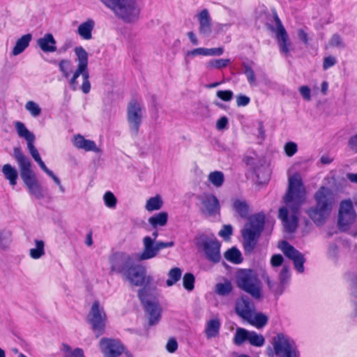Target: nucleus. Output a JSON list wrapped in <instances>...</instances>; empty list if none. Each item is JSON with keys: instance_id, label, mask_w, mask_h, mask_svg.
I'll return each instance as SVG.
<instances>
[{"instance_id": "obj_1", "label": "nucleus", "mask_w": 357, "mask_h": 357, "mask_svg": "<svg viewBox=\"0 0 357 357\" xmlns=\"http://www.w3.org/2000/svg\"><path fill=\"white\" fill-rule=\"evenodd\" d=\"M313 199L315 204L306 213L317 226H321L331 214L336 201L335 195L328 187L321 185L314 192Z\"/></svg>"}, {"instance_id": "obj_2", "label": "nucleus", "mask_w": 357, "mask_h": 357, "mask_svg": "<svg viewBox=\"0 0 357 357\" xmlns=\"http://www.w3.org/2000/svg\"><path fill=\"white\" fill-rule=\"evenodd\" d=\"M13 158L19 166L20 177L29 193L37 199H43L45 194L43 187L38 183L36 175L31 168L29 158L23 153L20 147H14Z\"/></svg>"}, {"instance_id": "obj_3", "label": "nucleus", "mask_w": 357, "mask_h": 357, "mask_svg": "<svg viewBox=\"0 0 357 357\" xmlns=\"http://www.w3.org/2000/svg\"><path fill=\"white\" fill-rule=\"evenodd\" d=\"M74 52L77 56L78 65L73 75V77L69 79V87L72 91H77L78 89L77 78L79 76H82L83 82L80 88L84 94H87L91 91V83L89 81L90 76L88 69L89 54L85 49L82 46L75 47Z\"/></svg>"}, {"instance_id": "obj_4", "label": "nucleus", "mask_w": 357, "mask_h": 357, "mask_svg": "<svg viewBox=\"0 0 357 357\" xmlns=\"http://www.w3.org/2000/svg\"><path fill=\"white\" fill-rule=\"evenodd\" d=\"M235 282L240 289L254 299L262 298V284L257 271L251 268H240L235 274Z\"/></svg>"}, {"instance_id": "obj_5", "label": "nucleus", "mask_w": 357, "mask_h": 357, "mask_svg": "<svg viewBox=\"0 0 357 357\" xmlns=\"http://www.w3.org/2000/svg\"><path fill=\"white\" fill-rule=\"evenodd\" d=\"M306 199V190L301 178L294 175L288 180L287 190L283 197L284 202L295 214L298 213Z\"/></svg>"}, {"instance_id": "obj_6", "label": "nucleus", "mask_w": 357, "mask_h": 357, "mask_svg": "<svg viewBox=\"0 0 357 357\" xmlns=\"http://www.w3.org/2000/svg\"><path fill=\"white\" fill-rule=\"evenodd\" d=\"M265 225V215L263 213L253 215L249 223L245 225L242 230L243 238V248L247 253H251L255 248L258 240L264 230Z\"/></svg>"}, {"instance_id": "obj_7", "label": "nucleus", "mask_w": 357, "mask_h": 357, "mask_svg": "<svg viewBox=\"0 0 357 357\" xmlns=\"http://www.w3.org/2000/svg\"><path fill=\"white\" fill-rule=\"evenodd\" d=\"M273 349L267 350L268 357H300L295 341L288 335L280 333L273 337Z\"/></svg>"}, {"instance_id": "obj_8", "label": "nucleus", "mask_w": 357, "mask_h": 357, "mask_svg": "<svg viewBox=\"0 0 357 357\" xmlns=\"http://www.w3.org/2000/svg\"><path fill=\"white\" fill-rule=\"evenodd\" d=\"M195 244L204 252L208 261L214 264L220 262L221 244L213 233L198 234L195 237Z\"/></svg>"}, {"instance_id": "obj_9", "label": "nucleus", "mask_w": 357, "mask_h": 357, "mask_svg": "<svg viewBox=\"0 0 357 357\" xmlns=\"http://www.w3.org/2000/svg\"><path fill=\"white\" fill-rule=\"evenodd\" d=\"M107 320V317L104 307L98 301H95L87 314L86 321L90 325L96 338L105 333Z\"/></svg>"}, {"instance_id": "obj_10", "label": "nucleus", "mask_w": 357, "mask_h": 357, "mask_svg": "<svg viewBox=\"0 0 357 357\" xmlns=\"http://www.w3.org/2000/svg\"><path fill=\"white\" fill-rule=\"evenodd\" d=\"M357 219V213L354 210L351 199H345L340 202L337 213V226L341 231H349Z\"/></svg>"}, {"instance_id": "obj_11", "label": "nucleus", "mask_w": 357, "mask_h": 357, "mask_svg": "<svg viewBox=\"0 0 357 357\" xmlns=\"http://www.w3.org/2000/svg\"><path fill=\"white\" fill-rule=\"evenodd\" d=\"M137 295L148 315L149 324L153 326L158 324L161 318V308L159 303L148 299L149 293L146 288L139 289Z\"/></svg>"}, {"instance_id": "obj_12", "label": "nucleus", "mask_w": 357, "mask_h": 357, "mask_svg": "<svg viewBox=\"0 0 357 357\" xmlns=\"http://www.w3.org/2000/svg\"><path fill=\"white\" fill-rule=\"evenodd\" d=\"M112 10L126 22H134L140 13V8L136 0H119L118 5Z\"/></svg>"}, {"instance_id": "obj_13", "label": "nucleus", "mask_w": 357, "mask_h": 357, "mask_svg": "<svg viewBox=\"0 0 357 357\" xmlns=\"http://www.w3.org/2000/svg\"><path fill=\"white\" fill-rule=\"evenodd\" d=\"M125 278L134 286L148 289L149 292L153 282V278L146 275V268L139 264H135Z\"/></svg>"}, {"instance_id": "obj_14", "label": "nucleus", "mask_w": 357, "mask_h": 357, "mask_svg": "<svg viewBox=\"0 0 357 357\" xmlns=\"http://www.w3.org/2000/svg\"><path fill=\"white\" fill-rule=\"evenodd\" d=\"M111 271L120 273L124 277L135 264L133 259L126 253H116L110 258Z\"/></svg>"}, {"instance_id": "obj_15", "label": "nucleus", "mask_w": 357, "mask_h": 357, "mask_svg": "<svg viewBox=\"0 0 357 357\" xmlns=\"http://www.w3.org/2000/svg\"><path fill=\"white\" fill-rule=\"evenodd\" d=\"M278 247L288 259L293 261L295 269L298 273H303L305 262L304 255L287 241H282Z\"/></svg>"}, {"instance_id": "obj_16", "label": "nucleus", "mask_w": 357, "mask_h": 357, "mask_svg": "<svg viewBox=\"0 0 357 357\" xmlns=\"http://www.w3.org/2000/svg\"><path fill=\"white\" fill-rule=\"evenodd\" d=\"M142 106L136 100H132L128 105L127 119L130 132L137 135L142 123Z\"/></svg>"}, {"instance_id": "obj_17", "label": "nucleus", "mask_w": 357, "mask_h": 357, "mask_svg": "<svg viewBox=\"0 0 357 357\" xmlns=\"http://www.w3.org/2000/svg\"><path fill=\"white\" fill-rule=\"evenodd\" d=\"M201 202L200 211L203 215L215 216L220 212V204L216 196L211 193H204L198 197Z\"/></svg>"}, {"instance_id": "obj_18", "label": "nucleus", "mask_w": 357, "mask_h": 357, "mask_svg": "<svg viewBox=\"0 0 357 357\" xmlns=\"http://www.w3.org/2000/svg\"><path fill=\"white\" fill-rule=\"evenodd\" d=\"M15 127L19 137L26 141L27 148L34 160L36 161L37 160L40 159V155L34 146V142L36 139L34 134L29 130L22 122L16 121Z\"/></svg>"}, {"instance_id": "obj_19", "label": "nucleus", "mask_w": 357, "mask_h": 357, "mask_svg": "<svg viewBox=\"0 0 357 357\" xmlns=\"http://www.w3.org/2000/svg\"><path fill=\"white\" fill-rule=\"evenodd\" d=\"M99 346L105 357H119L125 349L119 340L112 338L102 337Z\"/></svg>"}, {"instance_id": "obj_20", "label": "nucleus", "mask_w": 357, "mask_h": 357, "mask_svg": "<svg viewBox=\"0 0 357 357\" xmlns=\"http://www.w3.org/2000/svg\"><path fill=\"white\" fill-rule=\"evenodd\" d=\"M253 301L246 295L237 298L235 303V312L241 318L249 319L255 310Z\"/></svg>"}, {"instance_id": "obj_21", "label": "nucleus", "mask_w": 357, "mask_h": 357, "mask_svg": "<svg viewBox=\"0 0 357 357\" xmlns=\"http://www.w3.org/2000/svg\"><path fill=\"white\" fill-rule=\"evenodd\" d=\"M274 19L278 27L276 37L280 47V50L281 53L287 55L289 52L290 45L288 34L277 14H275Z\"/></svg>"}, {"instance_id": "obj_22", "label": "nucleus", "mask_w": 357, "mask_h": 357, "mask_svg": "<svg viewBox=\"0 0 357 357\" xmlns=\"http://www.w3.org/2000/svg\"><path fill=\"white\" fill-rule=\"evenodd\" d=\"M143 245V251L138 256V259L140 261L150 259L158 255V251L156 243L151 236H146L144 237Z\"/></svg>"}, {"instance_id": "obj_23", "label": "nucleus", "mask_w": 357, "mask_h": 357, "mask_svg": "<svg viewBox=\"0 0 357 357\" xmlns=\"http://www.w3.org/2000/svg\"><path fill=\"white\" fill-rule=\"evenodd\" d=\"M292 213L290 218L289 217L288 209L286 207L282 206L279 209L278 217L283 222L286 230L289 232H294L298 224V213L295 214L294 212H292Z\"/></svg>"}, {"instance_id": "obj_24", "label": "nucleus", "mask_w": 357, "mask_h": 357, "mask_svg": "<svg viewBox=\"0 0 357 357\" xmlns=\"http://www.w3.org/2000/svg\"><path fill=\"white\" fill-rule=\"evenodd\" d=\"M199 23V32L205 37H208L212 32L211 18L207 9L202 10L198 15Z\"/></svg>"}, {"instance_id": "obj_25", "label": "nucleus", "mask_w": 357, "mask_h": 357, "mask_svg": "<svg viewBox=\"0 0 357 357\" xmlns=\"http://www.w3.org/2000/svg\"><path fill=\"white\" fill-rule=\"evenodd\" d=\"M37 44L44 52H53L56 50V40L52 33H46L37 40Z\"/></svg>"}, {"instance_id": "obj_26", "label": "nucleus", "mask_w": 357, "mask_h": 357, "mask_svg": "<svg viewBox=\"0 0 357 357\" xmlns=\"http://www.w3.org/2000/svg\"><path fill=\"white\" fill-rule=\"evenodd\" d=\"M94 26V21L92 19H89L79 26L77 33L83 39L90 40L92 38V31Z\"/></svg>"}, {"instance_id": "obj_27", "label": "nucleus", "mask_w": 357, "mask_h": 357, "mask_svg": "<svg viewBox=\"0 0 357 357\" xmlns=\"http://www.w3.org/2000/svg\"><path fill=\"white\" fill-rule=\"evenodd\" d=\"M32 35L31 33L23 35L17 40L15 45L13 49L12 54L14 56H17L23 52L26 49V47H29Z\"/></svg>"}, {"instance_id": "obj_28", "label": "nucleus", "mask_w": 357, "mask_h": 357, "mask_svg": "<svg viewBox=\"0 0 357 357\" xmlns=\"http://www.w3.org/2000/svg\"><path fill=\"white\" fill-rule=\"evenodd\" d=\"M1 172L5 178L9 181L10 185L15 186L17 184L18 172L15 167L10 164H6L3 165Z\"/></svg>"}, {"instance_id": "obj_29", "label": "nucleus", "mask_w": 357, "mask_h": 357, "mask_svg": "<svg viewBox=\"0 0 357 357\" xmlns=\"http://www.w3.org/2000/svg\"><path fill=\"white\" fill-rule=\"evenodd\" d=\"M220 322L218 319H211L207 322L205 334L208 339L216 337L219 334Z\"/></svg>"}, {"instance_id": "obj_30", "label": "nucleus", "mask_w": 357, "mask_h": 357, "mask_svg": "<svg viewBox=\"0 0 357 357\" xmlns=\"http://www.w3.org/2000/svg\"><path fill=\"white\" fill-rule=\"evenodd\" d=\"M224 257L227 261L235 264H239L243 260L241 252L236 247L227 250L225 252Z\"/></svg>"}, {"instance_id": "obj_31", "label": "nucleus", "mask_w": 357, "mask_h": 357, "mask_svg": "<svg viewBox=\"0 0 357 357\" xmlns=\"http://www.w3.org/2000/svg\"><path fill=\"white\" fill-rule=\"evenodd\" d=\"M246 320L252 326L257 328H261L267 324L268 318L262 312H257L255 316H253V312H252L251 317Z\"/></svg>"}, {"instance_id": "obj_32", "label": "nucleus", "mask_w": 357, "mask_h": 357, "mask_svg": "<svg viewBox=\"0 0 357 357\" xmlns=\"http://www.w3.org/2000/svg\"><path fill=\"white\" fill-rule=\"evenodd\" d=\"M168 220V214L167 212H160L157 213L149 219V222L153 227L165 226Z\"/></svg>"}, {"instance_id": "obj_33", "label": "nucleus", "mask_w": 357, "mask_h": 357, "mask_svg": "<svg viewBox=\"0 0 357 357\" xmlns=\"http://www.w3.org/2000/svg\"><path fill=\"white\" fill-rule=\"evenodd\" d=\"M233 209L243 218H245L248 215L249 207L246 202L241 199H235L233 202Z\"/></svg>"}, {"instance_id": "obj_34", "label": "nucleus", "mask_w": 357, "mask_h": 357, "mask_svg": "<svg viewBox=\"0 0 357 357\" xmlns=\"http://www.w3.org/2000/svg\"><path fill=\"white\" fill-rule=\"evenodd\" d=\"M231 63L229 59H217L210 60L206 63V66L208 69H222L227 67Z\"/></svg>"}, {"instance_id": "obj_35", "label": "nucleus", "mask_w": 357, "mask_h": 357, "mask_svg": "<svg viewBox=\"0 0 357 357\" xmlns=\"http://www.w3.org/2000/svg\"><path fill=\"white\" fill-rule=\"evenodd\" d=\"M250 331L243 328H237L234 337V342L236 345H241L248 340Z\"/></svg>"}, {"instance_id": "obj_36", "label": "nucleus", "mask_w": 357, "mask_h": 357, "mask_svg": "<svg viewBox=\"0 0 357 357\" xmlns=\"http://www.w3.org/2000/svg\"><path fill=\"white\" fill-rule=\"evenodd\" d=\"M36 248H31L29 255L31 258L38 259L45 255V243L42 240H36Z\"/></svg>"}, {"instance_id": "obj_37", "label": "nucleus", "mask_w": 357, "mask_h": 357, "mask_svg": "<svg viewBox=\"0 0 357 357\" xmlns=\"http://www.w3.org/2000/svg\"><path fill=\"white\" fill-rule=\"evenodd\" d=\"M163 202L159 195H156L147 200L146 204V209L148 211H153L159 210L162 206Z\"/></svg>"}, {"instance_id": "obj_38", "label": "nucleus", "mask_w": 357, "mask_h": 357, "mask_svg": "<svg viewBox=\"0 0 357 357\" xmlns=\"http://www.w3.org/2000/svg\"><path fill=\"white\" fill-rule=\"evenodd\" d=\"M182 271L181 268L174 267L172 268L168 273V279L166 284L168 287H171L176 284L181 278Z\"/></svg>"}, {"instance_id": "obj_39", "label": "nucleus", "mask_w": 357, "mask_h": 357, "mask_svg": "<svg viewBox=\"0 0 357 357\" xmlns=\"http://www.w3.org/2000/svg\"><path fill=\"white\" fill-rule=\"evenodd\" d=\"M208 181L215 187L219 188L222 185L225 181L224 174L220 171L211 172L208 175Z\"/></svg>"}, {"instance_id": "obj_40", "label": "nucleus", "mask_w": 357, "mask_h": 357, "mask_svg": "<svg viewBox=\"0 0 357 357\" xmlns=\"http://www.w3.org/2000/svg\"><path fill=\"white\" fill-rule=\"evenodd\" d=\"M232 284L228 280L223 283H218L215 285V292L220 296H227L232 291Z\"/></svg>"}, {"instance_id": "obj_41", "label": "nucleus", "mask_w": 357, "mask_h": 357, "mask_svg": "<svg viewBox=\"0 0 357 357\" xmlns=\"http://www.w3.org/2000/svg\"><path fill=\"white\" fill-rule=\"evenodd\" d=\"M248 342L254 347H261L265 343V339L261 334H257L255 331H250Z\"/></svg>"}, {"instance_id": "obj_42", "label": "nucleus", "mask_w": 357, "mask_h": 357, "mask_svg": "<svg viewBox=\"0 0 357 357\" xmlns=\"http://www.w3.org/2000/svg\"><path fill=\"white\" fill-rule=\"evenodd\" d=\"M243 74L246 76L250 85L253 86L256 84V76L254 70L251 66L248 63H243Z\"/></svg>"}, {"instance_id": "obj_43", "label": "nucleus", "mask_w": 357, "mask_h": 357, "mask_svg": "<svg viewBox=\"0 0 357 357\" xmlns=\"http://www.w3.org/2000/svg\"><path fill=\"white\" fill-rule=\"evenodd\" d=\"M12 233L8 229L0 230V249L6 250L11 242Z\"/></svg>"}, {"instance_id": "obj_44", "label": "nucleus", "mask_w": 357, "mask_h": 357, "mask_svg": "<svg viewBox=\"0 0 357 357\" xmlns=\"http://www.w3.org/2000/svg\"><path fill=\"white\" fill-rule=\"evenodd\" d=\"M195 278L191 273H186L183 277V287L188 291H192L195 288Z\"/></svg>"}, {"instance_id": "obj_45", "label": "nucleus", "mask_w": 357, "mask_h": 357, "mask_svg": "<svg viewBox=\"0 0 357 357\" xmlns=\"http://www.w3.org/2000/svg\"><path fill=\"white\" fill-rule=\"evenodd\" d=\"M25 109L29 111L33 117H37L41 114V108L40 106L32 100L28 101L26 103Z\"/></svg>"}, {"instance_id": "obj_46", "label": "nucleus", "mask_w": 357, "mask_h": 357, "mask_svg": "<svg viewBox=\"0 0 357 357\" xmlns=\"http://www.w3.org/2000/svg\"><path fill=\"white\" fill-rule=\"evenodd\" d=\"M71 61L68 59H61L59 63V70L62 73L63 76L68 79L70 77V68Z\"/></svg>"}, {"instance_id": "obj_47", "label": "nucleus", "mask_w": 357, "mask_h": 357, "mask_svg": "<svg viewBox=\"0 0 357 357\" xmlns=\"http://www.w3.org/2000/svg\"><path fill=\"white\" fill-rule=\"evenodd\" d=\"M103 199L105 202V204L109 208H115L116 206V198L112 192L110 191H107L105 193Z\"/></svg>"}, {"instance_id": "obj_48", "label": "nucleus", "mask_w": 357, "mask_h": 357, "mask_svg": "<svg viewBox=\"0 0 357 357\" xmlns=\"http://www.w3.org/2000/svg\"><path fill=\"white\" fill-rule=\"evenodd\" d=\"M232 234L233 227L231 225H223L221 230L218 232V235L225 241L229 240Z\"/></svg>"}, {"instance_id": "obj_49", "label": "nucleus", "mask_w": 357, "mask_h": 357, "mask_svg": "<svg viewBox=\"0 0 357 357\" xmlns=\"http://www.w3.org/2000/svg\"><path fill=\"white\" fill-rule=\"evenodd\" d=\"M82 149L86 151H93L97 153H102V150L97 147L95 142L91 139H85Z\"/></svg>"}, {"instance_id": "obj_50", "label": "nucleus", "mask_w": 357, "mask_h": 357, "mask_svg": "<svg viewBox=\"0 0 357 357\" xmlns=\"http://www.w3.org/2000/svg\"><path fill=\"white\" fill-rule=\"evenodd\" d=\"M216 96L224 101H230L234 97V93L231 90H219L216 93Z\"/></svg>"}, {"instance_id": "obj_51", "label": "nucleus", "mask_w": 357, "mask_h": 357, "mask_svg": "<svg viewBox=\"0 0 357 357\" xmlns=\"http://www.w3.org/2000/svg\"><path fill=\"white\" fill-rule=\"evenodd\" d=\"M289 278H290L289 269L287 266H283V268L280 273V275H279L280 282L282 284H287Z\"/></svg>"}, {"instance_id": "obj_52", "label": "nucleus", "mask_w": 357, "mask_h": 357, "mask_svg": "<svg viewBox=\"0 0 357 357\" xmlns=\"http://www.w3.org/2000/svg\"><path fill=\"white\" fill-rule=\"evenodd\" d=\"M284 150H285L286 154L288 156H292L297 151V145L296 143L292 142H287L285 144Z\"/></svg>"}, {"instance_id": "obj_53", "label": "nucleus", "mask_w": 357, "mask_h": 357, "mask_svg": "<svg viewBox=\"0 0 357 357\" xmlns=\"http://www.w3.org/2000/svg\"><path fill=\"white\" fill-rule=\"evenodd\" d=\"M331 46L333 47H344V45L342 43V38L339 34H333L331 37L330 42Z\"/></svg>"}, {"instance_id": "obj_54", "label": "nucleus", "mask_w": 357, "mask_h": 357, "mask_svg": "<svg viewBox=\"0 0 357 357\" xmlns=\"http://www.w3.org/2000/svg\"><path fill=\"white\" fill-rule=\"evenodd\" d=\"M250 102V98L243 94H239L236 96V105L238 107H245Z\"/></svg>"}, {"instance_id": "obj_55", "label": "nucleus", "mask_w": 357, "mask_h": 357, "mask_svg": "<svg viewBox=\"0 0 357 357\" xmlns=\"http://www.w3.org/2000/svg\"><path fill=\"white\" fill-rule=\"evenodd\" d=\"M206 56H220L224 53V48L213 47V48H205Z\"/></svg>"}, {"instance_id": "obj_56", "label": "nucleus", "mask_w": 357, "mask_h": 357, "mask_svg": "<svg viewBox=\"0 0 357 357\" xmlns=\"http://www.w3.org/2000/svg\"><path fill=\"white\" fill-rule=\"evenodd\" d=\"M298 90L304 100L307 101L311 100V91L307 86H301Z\"/></svg>"}, {"instance_id": "obj_57", "label": "nucleus", "mask_w": 357, "mask_h": 357, "mask_svg": "<svg viewBox=\"0 0 357 357\" xmlns=\"http://www.w3.org/2000/svg\"><path fill=\"white\" fill-rule=\"evenodd\" d=\"M337 62L336 59L333 56H328L324 59L323 68L327 70L333 66Z\"/></svg>"}, {"instance_id": "obj_58", "label": "nucleus", "mask_w": 357, "mask_h": 357, "mask_svg": "<svg viewBox=\"0 0 357 357\" xmlns=\"http://www.w3.org/2000/svg\"><path fill=\"white\" fill-rule=\"evenodd\" d=\"M178 349V343L176 339L170 338L166 345V349L169 353H174Z\"/></svg>"}, {"instance_id": "obj_59", "label": "nucleus", "mask_w": 357, "mask_h": 357, "mask_svg": "<svg viewBox=\"0 0 357 357\" xmlns=\"http://www.w3.org/2000/svg\"><path fill=\"white\" fill-rule=\"evenodd\" d=\"M198 55L206 56V52L204 47H199L190 51L186 53V56H196Z\"/></svg>"}, {"instance_id": "obj_60", "label": "nucleus", "mask_w": 357, "mask_h": 357, "mask_svg": "<svg viewBox=\"0 0 357 357\" xmlns=\"http://www.w3.org/2000/svg\"><path fill=\"white\" fill-rule=\"evenodd\" d=\"M283 260V257L281 255L276 254L272 256L271 263L273 266L277 267L282 265Z\"/></svg>"}, {"instance_id": "obj_61", "label": "nucleus", "mask_w": 357, "mask_h": 357, "mask_svg": "<svg viewBox=\"0 0 357 357\" xmlns=\"http://www.w3.org/2000/svg\"><path fill=\"white\" fill-rule=\"evenodd\" d=\"M85 139L82 135H77L74 137L73 144L76 148L82 149Z\"/></svg>"}, {"instance_id": "obj_62", "label": "nucleus", "mask_w": 357, "mask_h": 357, "mask_svg": "<svg viewBox=\"0 0 357 357\" xmlns=\"http://www.w3.org/2000/svg\"><path fill=\"white\" fill-rule=\"evenodd\" d=\"M228 125V119L226 116L220 117L216 123V128L219 130H224Z\"/></svg>"}, {"instance_id": "obj_63", "label": "nucleus", "mask_w": 357, "mask_h": 357, "mask_svg": "<svg viewBox=\"0 0 357 357\" xmlns=\"http://www.w3.org/2000/svg\"><path fill=\"white\" fill-rule=\"evenodd\" d=\"M351 294L357 298V276L354 277L351 281Z\"/></svg>"}, {"instance_id": "obj_64", "label": "nucleus", "mask_w": 357, "mask_h": 357, "mask_svg": "<svg viewBox=\"0 0 357 357\" xmlns=\"http://www.w3.org/2000/svg\"><path fill=\"white\" fill-rule=\"evenodd\" d=\"M63 357H85L84 351L80 348H76L70 354L64 355Z\"/></svg>"}]
</instances>
